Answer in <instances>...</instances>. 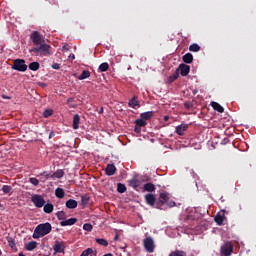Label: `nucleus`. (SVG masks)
I'll return each instance as SVG.
<instances>
[{"instance_id": "nucleus-1", "label": "nucleus", "mask_w": 256, "mask_h": 256, "mask_svg": "<svg viewBox=\"0 0 256 256\" xmlns=\"http://www.w3.org/2000/svg\"><path fill=\"white\" fill-rule=\"evenodd\" d=\"M175 201L171 200V194L169 192H162L159 194V198L156 202V209L160 211H165L167 207H175Z\"/></svg>"}, {"instance_id": "nucleus-2", "label": "nucleus", "mask_w": 256, "mask_h": 256, "mask_svg": "<svg viewBox=\"0 0 256 256\" xmlns=\"http://www.w3.org/2000/svg\"><path fill=\"white\" fill-rule=\"evenodd\" d=\"M53 227L51 226V223H43L36 226L33 232V239H41V237H45V235H49L51 233V230Z\"/></svg>"}, {"instance_id": "nucleus-3", "label": "nucleus", "mask_w": 256, "mask_h": 256, "mask_svg": "<svg viewBox=\"0 0 256 256\" xmlns=\"http://www.w3.org/2000/svg\"><path fill=\"white\" fill-rule=\"evenodd\" d=\"M149 181V176H134L132 179L128 180L129 187H132L134 191H139L141 184Z\"/></svg>"}, {"instance_id": "nucleus-4", "label": "nucleus", "mask_w": 256, "mask_h": 256, "mask_svg": "<svg viewBox=\"0 0 256 256\" xmlns=\"http://www.w3.org/2000/svg\"><path fill=\"white\" fill-rule=\"evenodd\" d=\"M50 49H51L50 45L40 44L34 47L31 50V53H33L36 57H47V55H50V52H49Z\"/></svg>"}, {"instance_id": "nucleus-5", "label": "nucleus", "mask_w": 256, "mask_h": 256, "mask_svg": "<svg viewBox=\"0 0 256 256\" xmlns=\"http://www.w3.org/2000/svg\"><path fill=\"white\" fill-rule=\"evenodd\" d=\"M11 69H13L14 71H20L21 73H25V71H27V64H25V60L23 59H16L14 60Z\"/></svg>"}, {"instance_id": "nucleus-6", "label": "nucleus", "mask_w": 256, "mask_h": 256, "mask_svg": "<svg viewBox=\"0 0 256 256\" xmlns=\"http://www.w3.org/2000/svg\"><path fill=\"white\" fill-rule=\"evenodd\" d=\"M220 255L221 256H231V255H233V243L226 242L223 246H221Z\"/></svg>"}, {"instance_id": "nucleus-7", "label": "nucleus", "mask_w": 256, "mask_h": 256, "mask_svg": "<svg viewBox=\"0 0 256 256\" xmlns=\"http://www.w3.org/2000/svg\"><path fill=\"white\" fill-rule=\"evenodd\" d=\"M143 245L147 253H153L155 251V241H153V238L146 237L143 241Z\"/></svg>"}, {"instance_id": "nucleus-8", "label": "nucleus", "mask_w": 256, "mask_h": 256, "mask_svg": "<svg viewBox=\"0 0 256 256\" xmlns=\"http://www.w3.org/2000/svg\"><path fill=\"white\" fill-rule=\"evenodd\" d=\"M32 203H34L35 207H38V209H41V207H44L45 205V199L43 196L35 194L31 197Z\"/></svg>"}, {"instance_id": "nucleus-9", "label": "nucleus", "mask_w": 256, "mask_h": 256, "mask_svg": "<svg viewBox=\"0 0 256 256\" xmlns=\"http://www.w3.org/2000/svg\"><path fill=\"white\" fill-rule=\"evenodd\" d=\"M145 202L147 203V205H149L150 207H154L155 209H157V198L154 196L153 193H148L144 196Z\"/></svg>"}, {"instance_id": "nucleus-10", "label": "nucleus", "mask_w": 256, "mask_h": 256, "mask_svg": "<svg viewBox=\"0 0 256 256\" xmlns=\"http://www.w3.org/2000/svg\"><path fill=\"white\" fill-rule=\"evenodd\" d=\"M30 39L32 43L36 46L41 45L43 43V36L38 31H34L30 35Z\"/></svg>"}, {"instance_id": "nucleus-11", "label": "nucleus", "mask_w": 256, "mask_h": 256, "mask_svg": "<svg viewBox=\"0 0 256 256\" xmlns=\"http://www.w3.org/2000/svg\"><path fill=\"white\" fill-rule=\"evenodd\" d=\"M134 123H135L134 131L136 133H141V127H147V122L142 118L136 119Z\"/></svg>"}, {"instance_id": "nucleus-12", "label": "nucleus", "mask_w": 256, "mask_h": 256, "mask_svg": "<svg viewBox=\"0 0 256 256\" xmlns=\"http://www.w3.org/2000/svg\"><path fill=\"white\" fill-rule=\"evenodd\" d=\"M178 70L180 71V75L182 77H187L191 71V67L187 64H180Z\"/></svg>"}, {"instance_id": "nucleus-13", "label": "nucleus", "mask_w": 256, "mask_h": 256, "mask_svg": "<svg viewBox=\"0 0 256 256\" xmlns=\"http://www.w3.org/2000/svg\"><path fill=\"white\" fill-rule=\"evenodd\" d=\"M54 253H64L65 252V245L63 242L56 241L53 246Z\"/></svg>"}, {"instance_id": "nucleus-14", "label": "nucleus", "mask_w": 256, "mask_h": 256, "mask_svg": "<svg viewBox=\"0 0 256 256\" xmlns=\"http://www.w3.org/2000/svg\"><path fill=\"white\" fill-rule=\"evenodd\" d=\"M105 172L108 177H111L117 173V167H115L113 164H108L105 168Z\"/></svg>"}, {"instance_id": "nucleus-15", "label": "nucleus", "mask_w": 256, "mask_h": 256, "mask_svg": "<svg viewBox=\"0 0 256 256\" xmlns=\"http://www.w3.org/2000/svg\"><path fill=\"white\" fill-rule=\"evenodd\" d=\"M187 129H189V125L181 124L176 127V133H177V135L183 136V135H185V131H187Z\"/></svg>"}, {"instance_id": "nucleus-16", "label": "nucleus", "mask_w": 256, "mask_h": 256, "mask_svg": "<svg viewBox=\"0 0 256 256\" xmlns=\"http://www.w3.org/2000/svg\"><path fill=\"white\" fill-rule=\"evenodd\" d=\"M128 105L132 109H139V107H141V104H139V100H137V97L135 96L129 100Z\"/></svg>"}, {"instance_id": "nucleus-17", "label": "nucleus", "mask_w": 256, "mask_h": 256, "mask_svg": "<svg viewBox=\"0 0 256 256\" xmlns=\"http://www.w3.org/2000/svg\"><path fill=\"white\" fill-rule=\"evenodd\" d=\"M210 105H211L212 109H214V111H218V113L225 112V108H223V106H221V104H219L217 102H211Z\"/></svg>"}, {"instance_id": "nucleus-18", "label": "nucleus", "mask_w": 256, "mask_h": 256, "mask_svg": "<svg viewBox=\"0 0 256 256\" xmlns=\"http://www.w3.org/2000/svg\"><path fill=\"white\" fill-rule=\"evenodd\" d=\"M155 184L148 182L146 184H144L143 186V191H147L148 193H153L155 192Z\"/></svg>"}, {"instance_id": "nucleus-19", "label": "nucleus", "mask_w": 256, "mask_h": 256, "mask_svg": "<svg viewBox=\"0 0 256 256\" xmlns=\"http://www.w3.org/2000/svg\"><path fill=\"white\" fill-rule=\"evenodd\" d=\"M153 118V111H148L140 114V119L143 121H150Z\"/></svg>"}, {"instance_id": "nucleus-20", "label": "nucleus", "mask_w": 256, "mask_h": 256, "mask_svg": "<svg viewBox=\"0 0 256 256\" xmlns=\"http://www.w3.org/2000/svg\"><path fill=\"white\" fill-rule=\"evenodd\" d=\"M80 122H81V116H79V114H75L73 117V124H72L73 129L75 130L79 129Z\"/></svg>"}, {"instance_id": "nucleus-21", "label": "nucleus", "mask_w": 256, "mask_h": 256, "mask_svg": "<svg viewBox=\"0 0 256 256\" xmlns=\"http://www.w3.org/2000/svg\"><path fill=\"white\" fill-rule=\"evenodd\" d=\"M38 177H40V181L42 183H45V181H47L48 179H51V173L45 171V172H42L38 175Z\"/></svg>"}, {"instance_id": "nucleus-22", "label": "nucleus", "mask_w": 256, "mask_h": 256, "mask_svg": "<svg viewBox=\"0 0 256 256\" xmlns=\"http://www.w3.org/2000/svg\"><path fill=\"white\" fill-rule=\"evenodd\" d=\"M90 77L91 72L89 70H83L80 76H78L77 78L79 79V81H83L85 79H89Z\"/></svg>"}, {"instance_id": "nucleus-23", "label": "nucleus", "mask_w": 256, "mask_h": 256, "mask_svg": "<svg viewBox=\"0 0 256 256\" xmlns=\"http://www.w3.org/2000/svg\"><path fill=\"white\" fill-rule=\"evenodd\" d=\"M56 215H57V218L60 221V225L62 227H65V212L64 211H59V212L56 213Z\"/></svg>"}, {"instance_id": "nucleus-24", "label": "nucleus", "mask_w": 256, "mask_h": 256, "mask_svg": "<svg viewBox=\"0 0 256 256\" xmlns=\"http://www.w3.org/2000/svg\"><path fill=\"white\" fill-rule=\"evenodd\" d=\"M26 251H35L37 249V242L36 241H31L28 242L25 246Z\"/></svg>"}, {"instance_id": "nucleus-25", "label": "nucleus", "mask_w": 256, "mask_h": 256, "mask_svg": "<svg viewBox=\"0 0 256 256\" xmlns=\"http://www.w3.org/2000/svg\"><path fill=\"white\" fill-rule=\"evenodd\" d=\"M182 61H183V63H187V64L193 63V54H191V53H186V54L182 57Z\"/></svg>"}, {"instance_id": "nucleus-26", "label": "nucleus", "mask_w": 256, "mask_h": 256, "mask_svg": "<svg viewBox=\"0 0 256 256\" xmlns=\"http://www.w3.org/2000/svg\"><path fill=\"white\" fill-rule=\"evenodd\" d=\"M80 256H97V251H93V248H87Z\"/></svg>"}, {"instance_id": "nucleus-27", "label": "nucleus", "mask_w": 256, "mask_h": 256, "mask_svg": "<svg viewBox=\"0 0 256 256\" xmlns=\"http://www.w3.org/2000/svg\"><path fill=\"white\" fill-rule=\"evenodd\" d=\"M66 207L68 209H77V201L73 199H69L66 201Z\"/></svg>"}, {"instance_id": "nucleus-28", "label": "nucleus", "mask_w": 256, "mask_h": 256, "mask_svg": "<svg viewBox=\"0 0 256 256\" xmlns=\"http://www.w3.org/2000/svg\"><path fill=\"white\" fill-rule=\"evenodd\" d=\"M214 221L218 225H223V221H225V214H217L214 218Z\"/></svg>"}, {"instance_id": "nucleus-29", "label": "nucleus", "mask_w": 256, "mask_h": 256, "mask_svg": "<svg viewBox=\"0 0 256 256\" xmlns=\"http://www.w3.org/2000/svg\"><path fill=\"white\" fill-rule=\"evenodd\" d=\"M28 68L30 69V71H39V69L41 68V64H39V62H32L28 65Z\"/></svg>"}, {"instance_id": "nucleus-30", "label": "nucleus", "mask_w": 256, "mask_h": 256, "mask_svg": "<svg viewBox=\"0 0 256 256\" xmlns=\"http://www.w3.org/2000/svg\"><path fill=\"white\" fill-rule=\"evenodd\" d=\"M189 51H191L192 53H198V51H201V46H199V44L197 43H194L189 46Z\"/></svg>"}, {"instance_id": "nucleus-31", "label": "nucleus", "mask_w": 256, "mask_h": 256, "mask_svg": "<svg viewBox=\"0 0 256 256\" xmlns=\"http://www.w3.org/2000/svg\"><path fill=\"white\" fill-rule=\"evenodd\" d=\"M63 175H64L63 170H57L56 172L51 174V179H61V177H63Z\"/></svg>"}, {"instance_id": "nucleus-32", "label": "nucleus", "mask_w": 256, "mask_h": 256, "mask_svg": "<svg viewBox=\"0 0 256 256\" xmlns=\"http://www.w3.org/2000/svg\"><path fill=\"white\" fill-rule=\"evenodd\" d=\"M55 195L56 197H58V199H63V197H65V190H63L62 188H57L55 190Z\"/></svg>"}, {"instance_id": "nucleus-33", "label": "nucleus", "mask_w": 256, "mask_h": 256, "mask_svg": "<svg viewBox=\"0 0 256 256\" xmlns=\"http://www.w3.org/2000/svg\"><path fill=\"white\" fill-rule=\"evenodd\" d=\"M179 79V69H176L172 76H169L168 81L169 83H173V81H177Z\"/></svg>"}, {"instance_id": "nucleus-34", "label": "nucleus", "mask_w": 256, "mask_h": 256, "mask_svg": "<svg viewBox=\"0 0 256 256\" xmlns=\"http://www.w3.org/2000/svg\"><path fill=\"white\" fill-rule=\"evenodd\" d=\"M169 256H187V252L183 251V250H175L172 251Z\"/></svg>"}, {"instance_id": "nucleus-35", "label": "nucleus", "mask_w": 256, "mask_h": 256, "mask_svg": "<svg viewBox=\"0 0 256 256\" xmlns=\"http://www.w3.org/2000/svg\"><path fill=\"white\" fill-rule=\"evenodd\" d=\"M53 209H54V207H53V204H51V203H48V204H44V208H43V211H44V213H53Z\"/></svg>"}, {"instance_id": "nucleus-36", "label": "nucleus", "mask_w": 256, "mask_h": 256, "mask_svg": "<svg viewBox=\"0 0 256 256\" xmlns=\"http://www.w3.org/2000/svg\"><path fill=\"white\" fill-rule=\"evenodd\" d=\"M95 241H96V243H98V245H101L102 247L109 246V242H107V240H105L103 238H96Z\"/></svg>"}, {"instance_id": "nucleus-37", "label": "nucleus", "mask_w": 256, "mask_h": 256, "mask_svg": "<svg viewBox=\"0 0 256 256\" xmlns=\"http://www.w3.org/2000/svg\"><path fill=\"white\" fill-rule=\"evenodd\" d=\"M90 197L87 194L81 196V205H89Z\"/></svg>"}, {"instance_id": "nucleus-38", "label": "nucleus", "mask_w": 256, "mask_h": 256, "mask_svg": "<svg viewBox=\"0 0 256 256\" xmlns=\"http://www.w3.org/2000/svg\"><path fill=\"white\" fill-rule=\"evenodd\" d=\"M117 191H118V193H125V191H127V186H125V184H123V183H118Z\"/></svg>"}, {"instance_id": "nucleus-39", "label": "nucleus", "mask_w": 256, "mask_h": 256, "mask_svg": "<svg viewBox=\"0 0 256 256\" xmlns=\"http://www.w3.org/2000/svg\"><path fill=\"white\" fill-rule=\"evenodd\" d=\"M108 70H109V63L104 62L100 64L99 71H101L102 73H105V71H108Z\"/></svg>"}, {"instance_id": "nucleus-40", "label": "nucleus", "mask_w": 256, "mask_h": 256, "mask_svg": "<svg viewBox=\"0 0 256 256\" xmlns=\"http://www.w3.org/2000/svg\"><path fill=\"white\" fill-rule=\"evenodd\" d=\"M67 105H69V107H72V108L77 107V102L75 101V98H69L67 100Z\"/></svg>"}, {"instance_id": "nucleus-41", "label": "nucleus", "mask_w": 256, "mask_h": 256, "mask_svg": "<svg viewBox=\"0 0 256 256\" xmlns=\"http://www.w3.org/2000/svg\"><path fill=\"white\" fill-rule=\"evenodd\" d=\"M75 223H77V218H69V219L65 220L66 226L75 225Z\"/></svg>"}, {"instance_id": "nucleus-42", "label": "nucleus", "mask_w": 256, "mask_h": 256, "mask_svg": "<svg viewBox=\"0 0 256 256\" xmlns=\"http://www.w3.org/2000/svg\"><path fill=\"white\" fill-rule=\"evenodd\" d=\"M7 241H8L9 247H11V249H15L16 247L15 240L12 237H8Z\"/></svg>"}, {"instance_id": "nucleus-43", "label": "nucleus", "mask_w": 256, "mask_h": 256, "mask_svg": "<svg viewBox=\"0 0 256 256\" xmlns=\"http://www.w3.org/2000/svg\"><path fill=\"white\" fill-rule=\"evenodd\" d=\"M2 191H3V193H5V194L11 193V191H13V188H12L11 186H9V185H4V186L2 187Z\"/></svg>"}, {"instance_id": "nucleus-44", "label": "nucleus", "mask_w": 256, "mask_h": 256, "mask_svg": "<svg viewBox=\"0 0 256 256\" xmlns=\"http://www.w3.org/2000/svg\"><path fill=\"white\" fill-rule=\"evenodd\" d=\"M29 183H31V185H34V187H37V185H39V179L35 177L29 178Z\"/></svg>"}, {"instance_id": "nucleus-45", "label": "nucleus", "mask_w": 256, "mask_h": 256, "mask_svg": "<svg viewBox=\"0 0 256 256\" xmlns=\"http://www.w3.org/2000/svg\"><path fill=\"white\" fill-rule=\"evenodd\" d=\"M51 115H53V110H51V109H46V110L43 112V117H45V118L51 117Z\"/></svg>"}, {"instance_id": "nucleus-46", "label": "nucleus", "mask_w": 256, "mask_h": 256, "mask_svg": "<svg viewBox=\"0 0 256 256\" xmlns=\"http://www.w3.org/2000/svg\"><path fill=\"white\" fill-rule=\"evenodd\" d=\"M83 229L84 231H93V225H91L90 223H85L83 225Z\"/></svg>"}, {"instance_id": "nucleus-47", "label": "nucleus", "mask_w": 256, "mask_h": 256, "mask_svg": "<svg viewBox=\"0 0 256 256\" xmlns=\"http://www.w3.org/2000/svg\"><path fill=\"white\" fill-rule=\"evenodd\" d=\"M184 107H185V109H191V107H193V103H191V102H185L184 103Z\"/></svg>"}, {"instance_id": "nucleus-48", "label": "nucleus", "mask_w": 256, "mask_h": 256, "mask_svg": "<svg viewBox=\"0 0 256 256\" xmlns=\"http://www.w3.org/2000/svg\"><path fill=\"white\" fill-rule=\"evenodd\" d=\"M227 143H229V138L227 137L221 141V145H227Z\"/></svg>"}, {"instance_id": "nucleus-49", "label": "nucleus", "mask_w": 256, "mask_h": 256, "mask_svg": "<svg viewBox=\"0 0 256 256\" xmlns=\"http://www.w3.org/2000/svg\"><path fill=\"white\" fill-rule=\"evenodd\" d=\"M61 65L59 63H54L52 69H60Z\"/></svg>"}, {"instance_id": "nucleus-50", "label": "nucleus", "mask_w": 256, "mask_h": 256, "mask_svg": "<svg viewBox=\"0 0 256 256\" xmlns=\"http://www.w3.org/2000/svg\"><path fill=\"white\" fill-rule=\"evenodd\" d=\"M74 59H75V54H70L68 56V61H74Z\"/></svg>"}, {"instance_id": "nucleus-51", "label": "nucleus", "mask_w": 256, "mask_h": 256, "mask_svg": "<svg viewBox=\"0 0 256 256\" xmlns=\"http://www.w3.org/2000/svg\"><path fill=\"white\" fill-rule=\"evenodd\" d=\"M2 99H8V100H10V99H11V96H7V95L3 94V95H2Z\"/></svg>"}, {"instance_id": "nucleus-52", "label": "nucleus", "mask_w": 256, "mask_h": 256, "mask_svg": "<svg viewBox=\"0 0 256 256\" xmlns=\"http://www.w3.org/2000/svg\"><path fill=\"white\" fill-rule=\"evenodd\" d=\"M114 241H119V234H116V236L114 237Z\"/></svg>"}, {"instance_id": "nucleus-53", "label": "nucleus", "mask_w": 256, "mask_h": 256, "mask_svg": "<svg viewBox=\"0 0 256 256\" xmlns=\"http://www.w3.org/2000/svg\"><path fill=\"white\" fill-rule=\"evenodd\" d=\"M164 121H169V116H164Z\"/></svg>"}, {"instance_id": "nucleus-54", "label": "nucleus", "mask_w": 256, "mask_h": 256, "mask_svg": "<svg viewBox=\"0 0 256 256\" xmlns=\"http://www.w3.org/2000/svg\"><path fill=\"white\" fill-rule=\"evenodd\" d=\"M40 85H41V87H46L47 86L45 83H41Z\"/></svg>"}, {"instance_id": "nucleus-55", "label": "nucleus", "mask_w": 256, "mask_h": 256, "mask_svg": "<svg viewBox=\"0 0 256 256\" xmlns=\"http://www.w3.org/2000/svg\"><path fill=\"white\" fill-rule=\"evenodd\" d=\"M104 256H113V254L108 253V254H105Z\"/></svg>"}, {"instance_id": "nucleus-56", "label": "nucleus", "mask_w": 256, "mask_h": 256, "mask_svg": "<svg viewBox=\"0 0 256 256\" xmlns=\"http://www.w3.org/2000/svg\"><path fill=\"white\" fill-rule=\"evenodd\" d=\"M99 113L100 114L103 113V108H100Z\"/></svg>"}, {"instance_id": "nucleus-57", "label": "nucleus", "mask_w": 256, "mask_h": 256, "mask_svg": "<svg viewBox=\"0 0 256 256\" xmlns=\"http://www.w3.org/2000/svg\"><path fill=\"white\" fill-rule=\"evenodd\" d=\"M50 136L53 137V132L50 133Z\"/></svg>"}, {"instance_id": "nucleus-58", "label": "nucleus", "mask_w": 256, "mask_h": 256, "mask_svg": "<svg viewBox=\"0 0 256 256\" xmlns=\"http://www.w3.org/2000/svg\"><path fill=\"white\" fill-rule=\"evenodd\" d=\"M50 136L53 137V132L50 133Z\"/></svg>"}, {"instance_id": "nucleus-59", "label": "nucleus", "mask_w": 256, "mask_h": 256, "mask_svg": "<svg viewBox=\"0 0 256 256\" xmlns=\"http://www.w3.org/2000/svg\"><path fill=\"white\" fill-rule=\"evenodd\" d=\"M62 50H65V46H62Z\"/></svg>"}, {"instance_id": "nucleus-60", "label": "nucleus", "mask_w": 256, "mask_h": 256, "mask_svg": "<svg viewBox=\"0 0 256 256\" xmlns=\"http://www.w3.org/2000/svg\"><path fill=\"white\" fill-rule=\"evenodd\" d=\"M74 77H77V74H74Z\"/></svg>"}, {"instance_id": "nucleus-61", "label": "nucleus", "mask_w": 256, "mask_h": 256, "mask_svg": "<svg viewBox=\"0 0 256 256\" xmlns=\"http://www.w3.org/2000/svg\"><path fill=\"white\" fill-rule=\"evenodd\" d=\"M0 255H2V252H1V250H0Z\"/></svg>"}, {"instance_id": "nucleus-62", "label": "nucleus", "mask_w": 256, "mask_h": 256, "mask_svg": "<svg viewBox=\"0 0 256 256\" xmlns=\"http://www.w3.org/2000/svg\"><path fill=\"white\" fill-rule=\"evenodd\" d=\"M66 51H67V45H66Z\"/></svg>"}]
</instances>
